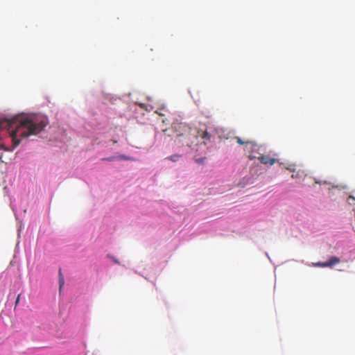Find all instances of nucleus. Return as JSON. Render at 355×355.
Returning <instances> with one entry per match:
<instances>
[{
  "label": "nucleus",
  "instance_id": "17",
  "mask_svg": "<svg viewBox=\"0 0 355 355\" xmlns=\"http://www.w3.org/2000/svg\"><path fill=\"white\" fill-rule=\"evenodd\" d=\"M354 200V198H353L352 196H349L348 198V200Z\"/></svg>",
  "mask_w": 355,
  "mask_h": 355
},
{
  "label": "nucleus",
  "instance_id": "11",
  "mask_svg": "<svg viewBox=\"0 0 355 355\" xmlns=\"http://www.w3.org/2000/svg\"><path fill=\"white\" fill-rule=\"evenodd\" d=\"M206 157L196 158L195 162L199 164H203L205 162Z\"/></svg>",
  "mask_w": 355,
  "mask_h": 355
},
{
  "label": "nucleus",
  "instance_id": "8",
  "mask_svg": "<svg viewBox=\"0 0 355 355\" xmlns=\"http://www.w3.org/2000/svg\"><path fill=\"white\" fill-rule=\"evenodd\" d=\"M64 284V276L62 275L61 268H60L59 269V288H60V291H61Z\"/></svg>",
  "mask_w": 355,
  "mask_h": 355
},
{
  "label": "nucleus",
  "instance_id": "6",
  "mask_svg": "<svg viewBox=\"0 0 355 355\" xmlns=\"http://www.w3.org/2000/svg\"><path fill=\"white\" fill-rule=\"evenodd\" d=\"M340 260L338 257H331L328 261L318 263L317 265L322 267H332L334 265L339 263Z\"/></svg>",
  "mask_w": 355,
  "mask_h": 355
},
{
  "label": "nucleus",
  "instance_id": "3",
  "mask_svg": "<svg viewBox=\"0 0 355 355\" xmlns=\"http://www.w3.org/2000/svg\"><path fill=\"white\" fill-rule=\"evenodd\" d=\"M177 136L175 140L177 145L179 146H192V141H191L189 138L186 136L184 132H176Z\"/></svg>",
  "mask_w": 355,
  "mask_h": 355
},
{
  "label": "nucleus",
  "instance_id": "10",
  "mask_svg": "<svg viewBox=\"0 0 355 355\" xmlns=\"http://www.w3.org/2000/svg\"><path fill=\"white\" fill-rule=\"evenodd\" d=\"M117 158H119L120 159H123V160H131V161H135V160L133 157L127 156L125 155H119L117 157Z\"/></svg>",
  "mask_w": 355,
  "mask_h": 355
},
{
  "label": "nucleus",
  "instance_id": "5",
  "mask_svg": "<svg viewBox=\"0 0 355 355\" xmlns=\"http://www.w3.org/2000/svg\"><path fill=\"white\" fill-rule=\"evenodd\" d=\"M257 159L261 162L263 164H270V166L273 165L277 160L274 157H271L269 155H263L260 154V156H258Z\"/></svg>",
  "mask_w": 355,
  "mask_h": 355
},
{
  "label": "nucleus",
  "instance_id": "13",
  "mask_svg": "<svg viewBox=\"0 0 355 355\" xmlns=\"http://www.w3.org/2000/svg\"><path fill=\"white\" fill-rule=\"evenodd\" d=\"M164 110H165V108L162 107V108H159L157 110H156L155 112L160 116H164V113L163 112Z\"/></svg>",
  "mask_w": 355,
  "mask_h": 355
},
{
  "label": "nucleus",
  "instance_id": "16",
  "mask_svg": "<svg viewBox=\"0 0 355 355\" xmlns=\"http://www.w3.org/2000/svg\"><path fill=\"white\" fill-rule=\"evenodd\" d=\"M297 177H298V174H296V175L295 174H292V175H291V178H293V179L295 178H297Z\"/></svg>",
  "mask_w": 355,
  "mask_h": 355
},
{
  "label": "nucleus",
  "instance_id": "2",
  "mask_svg": "<svg viewBox=\"0 0 355 355\" xmlns=\"http://www.w3.org/2000/svg\"><path fill=\"white\" fill-rule=\"evenodd\" d=\"M172 128L175 132H180V130L184 132L189 139L192 141V146L197 145L199 143V139L202 140V143L205 145L207 144L211 140V135L206 128H191L182 123H173Z\"/></svg>",
  "mask_w": 355,
  "mask_h": 355
},
{
  "label": "nucleus",
  "instance_id": "4",
  "mask_svg": "<svg viewBox=\"0 0 355 355\" xmlns=\"http://www.w3.org/2000/svg\"><path fill=\"white\" fill-rule=\"evenodd\" d=\"M235 140L239 145L245 146L244 149L245 151H250V148H257V144L254 141H243L239 137H236Z\"/></svg>",
  "mask_w": 355,
  "mask_h": 355
},
{
  "label": "nucleus",
  "instance_id": "14",
  "mask_svg": "<svg viewBox=\"0 0 355 355\" xmlns=\"http://www.w3.org/2000/svg\"><path fill=\"white\" fill-rule=\"evenodd\" d=\"M115 159H116V157L112 156V157L103 158L102 160L112 162V161H114Z\"/></svg>",
  "mask_w": 355,
  "mask_h": 355
},
{
  "label": "nucleus",
  "instance_id": "12",
  "mask_svg": "<svg viewBox=\"0 0 355 355\" xmlns=\"http://www.w3.org/2000/svg\"><path fill=\"white\" fill-rule=\"evenodd\" d=\"M286 168L293 173L295 171V164H290L288 166L286 167Z\"/></svg>",
  "mask_w": 355,
  "mask_h": 355
},
{
  "label": "nucleus",
  "instance_id": "9",
  "mask_svg": "<svg viewBox=\"0 0 355 355\" xmlns=\"http://www.w3.org/2000/svg\"><path fill=\"white\" fill-rule=\"evenodd\" d=\"M180 157H181L180 155L175 154V155L167 157L166 159L171 160L172 162H177L180 159Z\"/></svg>",
  "mask_w": 355,
  "mask_h": 355
},
{
  "label": "nucleus",
  "instance_id": "7",
  "mask_svg": "<svg viewBox=\"0 0 355 355\" xmlns=\"http://www.w3.org/2000/svg\"><path fill=\"white\" fill-rule=\"evenodd\" d=\"M260 146L257 144V148H250V151H247L248 153V157L250 159L252 160L254 159H257L258 156H257V152L260 150Z\"/></svg>",
  "mask_w": 355,
  "mask_h": 355
},
{
  "label": "nucleus",
  "instance_id": "15",
  "mask_svg": "<svg viewBox=\"0 0 355 355\" xmlns=\"http://www.w3.org/2000/svg\"><path fill=\"white\" fill-rule=\"evenodd\" d=\"M20 296L21 295H18L17 299H16V302H15V306H17L18 304H19V299H20Z\"/></svg>",
  "mask_w": 355,
  "mask_h": 355
},
{
  "label": "nucleus",
  "instance_id": "1",
  "mask_svg": "<svg viewBox=\"0 0 355 355\" xmlns=\"http://www.w3.org/2000/svg\"><path fill=\"white\" fill-rule=\"evenodd\" d=\"M47 124V119L42 116H20L10 119H0V130H7L13 146L16 147L19 144L21 138L39 134Z\"/></svg>",
  "mask_w": 355,
  "mask_h": 355
}]
</instances>
